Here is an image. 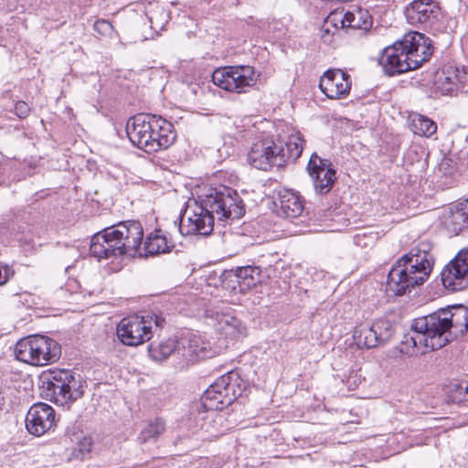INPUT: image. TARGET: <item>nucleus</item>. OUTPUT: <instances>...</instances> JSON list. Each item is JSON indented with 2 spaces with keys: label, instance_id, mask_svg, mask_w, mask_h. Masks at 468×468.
<instances>
[{
  "label": "nucleus",
  "instance_id": "6e6552de",
  "mask_svg": "<svg viewBox=\"0 0 468 468\" xmlns=\"http://www.w3.org/2000/svg\"><path fill=\"white\" fill-rule=\"evenodd\" d=\"M302 152L303 139L298 134H292L285 142L264 138L251 145L247 160L253 167L268 171L271 167H282L287 162L297 160Z\"/></svg>",
  "mask_w": 468,
  "mask_h": 468
},
{
  "label": "nucleus",
  "instance_id": "a878e982",
  "mask_svg": "<svg viewBox=\"0 0 468 468\" xmlns=\"http://www.w3.org/2000/svg\"><path fill=\"white\" fill-rule=\"evenodd\" d=\"M457 75L454 71L441 70L435 73L433 90L441 95L451 93L456 86Z\"/></svg>",
  "mask_w": 468,
  "mask_h": 468
},
{
  "label": "nucleus",
  "instance_id": "393cba45",
  "mask_svg": "<svg viewBox=\"0 0 468 468\" xmlns=\"http://www.w3.org/2000/svg\"><path fill=\"white\" fill-rule=\"evenodd\" d=\"M165 431V420L161 418H154L145 422L138 439L142 443L155 441Z\"/></svg>",
  "mask_w": 468,
  "mask_h": 468
},
{
  "label": "nucleus",
  "instance_id": "b1692460",
  "mask_svg": "<svg viewBox=\"0 0 468 468\" xmlns=\"http://www.w3.org/2000/svg\"><path fill=\"white\" fill-rule=\"evenodd\" d=\"M180 346V340L175 338H167L161 340L159 343H152L149 346L148 352L150 357L158 362H162L174 355L177 357V350Z\"/></svg>",
  "mask_w": 468,
  "mask_h": 468
},
{
  "label": "nucleus",
  "instance_id": "c9c22d12",
  "mask_svg": "<svg viewBox=\"0 0 468 468\" xmlns=\"http://www.w3.org/2000/svg\"><path fill=\"white\" fill-rule=\"evenodd\" d=\"M31 112V108L24 101H18L15 105V113L20 119L27 118Z\"/></svg>",
  "mask_w": 468,
  "mask_h": 468
},
{
  "label": "nucleus",
  "instance_id": "412c9836",
  "mask_svg": "<svg viewBox=\"0 0 468 468\" xmlns=\"http://www.w3.org/2000/svg\"><path fill=\"white\" fill-rule=\"evenodd\" d=\"M280 211L279 213L287 218H294L302 215L303 205L300 197L288 189L279 193Z\"/></svg>",
  "mask_w": 468,
  "mask_h": 468
},
{
  "label": "nucleus",
  "instance_id": "20e7f679",
  "mask_svg": "<svg viewBox=\"0 0 468 468\" xmlns=\"http://www.w3.org/2000/svg\"><path fill=\"white\" fill-rule=\"evenodd\" d=\"M432 248L429 240H420L399 259L388 272V289L396 295H402L423 284L433 269Z\"/></svg>",
  "mask_w": 468,
  "mask_h": 468
},
{
  "label": "nucleus",
  "instance_id": "f3484780",
  "mask_svg": "<svg viewBox=\"0 0 468 468\" xmlns=\"http://www.w3.org/2000/svg\"><path fill=\"white\" fill-rule=\"evenodd\" d=\"M57 423L54 409L47 403L32 405L26 416V427L29 433L41 436L52 430Z\"/></svg>",
  "mask_w": 468,
  "mask_h": 468
},
{
  "label": "nucleus",
  "instance_id": "2eb2a0df",
  "mask_svg": "<svg viewBox=\"0 0 468 468\" xmlns=\"http://www.w3.org/2000/svg\"><path fill=\"white\" fill-rule=\"evenodd\" d=\"M443 286L452 292L468 287V247L461 250L441 271Z\"/></svg>",
  "mask_w": 468,
  "mask_h": 468
},
{
  "label": "nucleus",
  "instance_id": "cd10ccee",
  "mask_svg": "<svg viewBox=\"0 0 468 468\" xmlns=\"http://www.w3.org/2000/svg\"><path fill=\"white\" fill-rule=\"evenodd\" d=\"M144 250L145 255H155L168 252L170 246L167 243L166 238L161 234V230H156L154 233L147 236Z\"/></svg>",
  "mask_w": 468,
  "mask_h": 468
},
{
  "label": "nucleus",
  "instance_id": "39448f33",
  "mask_svg": "<svg viewBox=\"0 0 468 468\" xmlns=\"http://www.w3.org/2000/svg\"><path fill=\"white\" fill-rule=\"evenodd\" d=\"M143 238L144 229L139 221H122L94 234L90 251L99 260L124 254L134 256L141 247Z\"/></svg>",
  "mask_w": 468,
  "mask_h": 468
},
{
  "label": "nucleus",
  "instance_id": "2f4dec72",
  "mask_svg": "<svg viewBox=\"0 0 468 468\" xmlns=\"http://www.w3.org/2000/svg\"><path fill=\"white\" fill-rule=\"evenodd\" d=\"M451 393L452 400L455 402L468 401V380L453 384Z\"/></svg>",
  "mask_w": 468,
  "mask_h": 468
},
{
  "label": "nucleus",
  "instance_id": "c756f323",
  "mask_svg": "<svg viewBox=\"0 0 468 468\" xmlns=\"http://www.w3.org/2000/svg\"><path fill=\"white\" fill-rule=\"evenodd\" d=\"M77 445L73 447L70 458L83 459L91 450L92 440L82 433L76 434Z\"/></svg>",
  "mask_w": 468,
  "mask_h": 468
},
{
  "label": "nucleus",
  "instance_id": "f8f14e48",
  "mask_svg": "<svg viewBox=\"0 0 468 468\" xmlns=\"http://www.w3.org/2000/svg\"><path fill=\"white\" fill-rule=\"evenodd\" d=\"M212 80L215 85L225 90L243 93L256 84L257 76L253 67L230 66L215 69Z\"/></svg>",
  "mask_w": 468,
  "mask_h": 468
},
{
  "label": "nucleus",
  "instance_id": "f704fd0d",
  "mask_svg": "<svg viewBox=\"0 0 468 468\" xmlns=\"http://www.w3.org/2000/svg\"><path fill=\"white\" fill-rule=\"evenodd\" d=\"M94 30L100 35L109 36L113 31V27L106 20H98L94 24Z\"/></svg>",
  "mask_w": 468,
  "mask_h": 468
},
{
  "label": "nucleus",
  "instance_id": "0eeeda50",
  "mask_svg": "<svg viewBox=\"0 0 468 468\" xmlns=\"http://www.w3.org/2000/svg\"><path fill=\"white\" fill-rule=\"evenodd\" d=\"M126 133L131 143L146 153L165 149L176 140L173 124L154 114L139 113L129 118Z\"/></svg>",
  "mask_w": 468,
  "mask_h": 468
},
{
  "label": "nucleus",
  "instance_id": "4be33fe9",
  "mask_svg": "<svg viewBox=\"0 0 468 468\" xmlns=\"http://www.w3.org/2000/svg\"><path fill=\"white\" fill-rule=\"evenodd\" d=\"M445 225L456 234L468 228V198L450 208L445 217Z\"/></svg>",
  "mask_w": 468,
  "mask_h": 468
},
{
  "label": "nucleus",
  "instance_id": "9d476101",
  "mask_svg": "<svg viewBox=\"0 0 468 468\" xmlns=\"http://www.w3.org/2000/svg\"><path fill=\"white\" fill-rule=\"evenodd\" d=\"M42 385L50 392L56 403L65 405L80 399L84 393V385L80 375L69 370L50 372L42 378Z\"/></svg>",
  "mask_w": 468,
  "mask_h": 468
},
{
  "label": "nucleus",
  "instance_id": "5701e85b",
  "mask_svg": "<svg viewBox=\"0 0 468 468\" xmlns=\"http://www.w3.org/2000/svg\"><path fill=\"white\" fill-rule=\"evenodd\" d=\"M235 276L240 292H246L261 282V271L256 266L239 267L235 271Z\"/></svg>",
  "mask_w": 468,
  "mask_h": 468
},
{
  "label": "nucleus",
  "instance_id": "7ed1b4c3",
  "mask_svg": "<svg viewBox=\"0 0 468 468\" xmlns=\"http://www.w3.org/2000/svg\"><path fill=\"white\" fill-rule=\"evenodd\" d=\"M239 374L229 371L211 384L201 397L205 411L196 417L197 426L200 431L218 437L224 432L221 429L225 417L219 411L232 404L242 393Z\"/></svg>",
  "mask_w": 468,
  "mask_h": 468
},
{
  "label": "nucleus",
  "instance_id": "6ab92c4d",
  "mask_svg": "<svg viewBox=\"0 0 468 468\" xmlns=\"http://www.w3.org/2000/svg\"><path fill=\"white\" fill-rule=\"evenodd\" d=\"M440 6L434 0H414L404 11L409 24L418 27L420 25H431L440 15Z\"/></svg>",
  "mask_w": 468,
  "mask_h": 468
},
{
  "label": "nucleus",
  "instance_id": "473e14b6",
  "mask_svg": "<svg viewBox=\"0 0 468 468\" xmlns=\"http://www.w3.org/2000/svg\"><path fill=\"white\" fill-rule=\"evenodd\" d=\"M454 170L453 162L450 158H443L438 165L436 174L438 176H445L448 178L453 175Z\"/></svg>",
  "mask_w": 468,
  "mask_h": 468
},
{
  "label": "nucleus",
  "instance_id": "ddd939ff",
  "mask_svg": "<svg viewBox=\"0 0 468 468\" xmlns=\"http://www.w3.org/2000/svg\"><path fill=\"white\" fill-rule=\"evenodd\" d=\"M220 349L205 335L190 333L180 339L177 358L186 365H193L201 360L218 355Z\"/></svg>",
  "mask_w": 468,
  "mask_h": 468
},
{
  "label": "nucleus",
  "instance_id": "72a5a7b5",
  "mask_svg": "<svg viewBox=\"0 0 468 468\" xmlns=\"http://www.w3.org/2000/svg\"><path fill=\"white\" fill-rule=\"evenodd\" d=\"M338 31H335L332 27L326 26V21H324V24L321 28V39L326 44L330 45L333 43L334 37Z\"/></svg>",
  "mask_w": 468,
  "mask_h": 468
},
{
  "label": "nucleus",
  "instance_id": "4c0bfd02",
  "mask_svg": "<svg viewBox=\"0 0 468 468\" xmlns=\"http://www.w3.org/2000/svg\"><path fill=\"white\" fill-rule=\"evenodd\" d=\"M149 21L151 23V27L156 32L158 33V30H163L164 29V25L165 23H158L156 21H154V16H150L149 17Z\"/></svg>",
  "mask_w": 468,
  "mask_h": 468
},
{
  "label": "nucleus",
  "instance_id": "1a4fd4ad",
  "mask_svg": "<svg viewBox=\"0 0 468 468\" xmlns=\"http://www.w3.org/2000/svg\"><path fill=\"white\" fill-rule=\"evenodd\" d=\"M61 355L60 346L54 339L32 335L18 340L15 346L16 358L21 362L43 367L56 362Z\"/></svg>",
  "mask_w": 468,
  "mask_h": 468
},
{
  "label": "nucleus",
  "instance_id": "aec40b11",
  "mask_svg": "<svg viewBox=\"0 0 468 468\" xmlns=\"http://www.w3.org/2000/svg\"><path fill=\"white\" fill-rule=\"evenodd\" d=\"M350 76L342 69H328L320 79L319 87L329 99L347 95L351 89Z\"/></svg>",
  "mask_w": 468,
  "mask_h": 468
},
{
  "label": "nucleus",
  "instance_id": "9b49d317",
  "mask_svg": "<svg viewBox=\"0 0 468 468\" xmlns=\"http://www.w3.org/2000/svg\"><path fill=\"white\" fill-rule=\"evenodd\" d=\"M165 323V320L155 314L122 318L117 325V336L123 345L137 346L152 338L153 324L162 328Z\"/></svg>",
  "mask_w": 468,
  "mask_h": 468
},
{
  "label": "nucleus",
  "instance_id": "dca6fc26",
  "mask_svg": "<svg viewBox=\"0 0 468 468\" xmlns=\"http://www.w3.org/2000/svg\"><path fill=\"white\" fill-rule=\"evenodd\" d=\"M208 324L219 334L231 339H238L246 335V327L229 310L215 307L206 311Z\"/></svg>",
  "mask_w": 468,
  "mask_h": 468
},
{
  "label": "nucleus",
  "instance_id": "7c9ffc66",
  "mask_svg": "<svg viewBox=\"0 0 468 468\" xmlns=\"http://www.w3.org/2000/svg\"><path fill=\"white\" fill-rule=\"evenodd\" d=\"M326 26H330L335 31L346 28V12L343 10H335L331 12L324 19Z\"/></svg>",
  "mask_w": 468,
  "mask_h": 468
},
{
  "label": "nucleus",
  "instance_id": "bb28decb",
  "mask_svg": "<svg viewBox=\"0 0 468 468\" xmlns=\"http://www.w3.org/2000/svg\"><path fill=\"white\" fill-rule=\"evenodd\" d=\"M410 129L420 136L430 137L437 131V124L422 114H413L410 117Z\"/></svg>",
  "mask_w": 468,
  "mask_h": 468
},
{
  "label": "nucleus",
  "instance_id": "e433bc0d",
  "mask_svg": "<svg viewBox=\"0 0 468 468\" xmlns=\"http://www.w3.org/2000/svg\"><path fill=\"white\" fill-rule=\"evenodd\" d=\"M14 271L8 265L0 263V286L6 283V282L14 275Z\"/></svg>",
  "mask_w": 468,
  "mask_h": 468
},
{
  "label": "nucleus",
  "instance_id": "f257e3e1",
  "mask_svg": "<svg viewBox=\"0 0 468 468\" xmlns=\"http://www.w3.org/2000/svg\"><path fill=\"white\" fill-rule=\"evenodd\" d=\"M245 214V207L234 189L220 186L208 187L198 195V199L187 205L180 219L182 235H209L214 220L239 219Z\"/></svg>",
  "mask_w": 468,
  "mask_h": 468
},
{
  "label": "nucleus",
  "instance_id": "4468645a",
  "mask_svg": "<svg viewBox=\"0 0 468 468\" xmlns=\"http://www.w3.org/2000/svg\"><path fill=\"white\" fill-rule=\"evenodd\" d=\"M394 333L392 324L385 319L372 323L361 324L355 327L353 338L359 348H375L388 342Z\"/></svg>",
  "mask_w": 468,
  "mask_h": 468
},
{
  "label": "nucleus",
  "instance_id": "f03ea898",
  "mask_svg": "<svg viewBox=\"0 0 468 468\" xmlns=\"http://www.w3.org/2000/svg\"><path fill=\"white\" fill-rule=\"evenodd\" d=\"M468 330V308L452 305L413 320L411 334L405 335L403 344L425 353L447 346Z\"/></svg>",
  "mask_w": 468,
  "mask_h": 468
},
{
  "label": "nucleus",
  "instance_id": "c85d7f7f",
  "mask_svg": "<svg viewBox=\"0 0 468 468\" xmlns=\"http://www.w3.org/2000/svg\"><path fill=\"white\" fill-rule=\"evenodd\" d=\"M346 29H367L371 25L367 11L361 8H356L354 11H346Z\"/></svg>",
  "mask_w": 468,
  "mask_h": 468
},
{
  "label": "nucleus",
  "instance_id": "423d86ee",
  "mask_svg": "<svg viewBox=\"0 0 468 468\" xmlns=\"http://www.w3.org/2000/svg\"><path fill=\"white\" fill-rule=\"evenodd\" d=\"M432 54L431 40L419 32H410L401 41L386 48L379 64L389 76L418 69Z\"/></svg>",
  "mask_w": 468,
  "mask_h": 468
},
{
  "label": "nucleus",
  "instance_id": "a211bd4d",
  "mask_svg": "<svg viewBox=\"0 0 468 468\" xmlns=\"http://www.w3.org/2000/svg\"><path fill=\"white\" fill-rule=\"evenodd\" d=\"M307 169L313 179L315 192L320 195L327 194L336 179L335 170L332 163L327 159L321 158L316 154H313Z\"/></svg>",
  "mask_w": 468,
  "mask_h": 468
}]
</instances>
